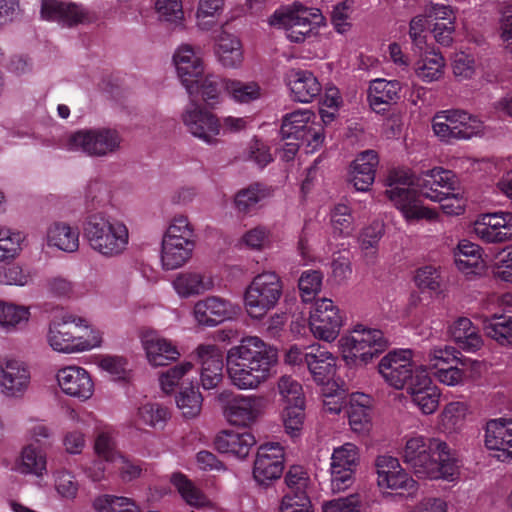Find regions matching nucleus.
<instances>
[{"instance_id": "1", "label": "nucleus", "mask_w": 512, "mask_h": 512, "mask_svg": "<svg viewBox=\"0 0 512 512\" xmlns=\"http://www.w3.org/2000/svg\"><path fill=\"white\" fill-rule=\"evenodd\" d=\"M386 195L407 222L432 219L434 214L422 205L420 195L434 202L448 199L457 189L454 172L435 167L415 176L408 169L395 168L387 176Z\"/></svg>"}, {"instance_id": "4", "label": "nucleus", "mask_w": 512, "mask_h": 512, "mask_svg": "<svg viewBox=\"0 0 512 512\" xmlns=\"http://www.w3.org/2000/svg\"><path fill=\"white\" fill-rule=\"evenodd\" d=\"M47 341L58 352H82L100 346L99 331L90 328L86 320L71 313L55 316L49 323Z\"/></svg>"}, {"instance_id": "38", "label": "nucleus", "mask_w": 512, "mask_h": 512, "mask_svg": "<svg viewBox=\"0 0 512 512\" xmlns=\"http://www.w3.org/2000/svg\"><path fill=\"white\" fill-rule=\"evenodd\" d=\"M314 114L310 110H296L283 117L280 133L283 139L300 141L309 133Z\"/></svg>"}, {"instance_id": "8", "label": "nucleus", "mask_w": 512, "mask_h": 512, "mask_svg": "<svg viewBox=\"0 0 512 512\" xmlns=\"http://www.w3.org/2000/svg\"><path fill=\"white\" fill-rule=\"evenodd\" d=\"M342 353L348 364L366 365L388 346L383 332L357 324L350 335L340 340Z\"/></svg>"}, {"instance_id": "15", "label": "nucleus", "mask_w": 512, "mask_h": 512, "mask_svg": "<svg viewBox=\"0 0 512 512\" xmlns=\"http://www.w3.org/2000/svg\"><path fill=\"white\" fill-rule=\"evenodd\" d=\"M287 491L282 498L280 512H313L306 489L309 483L307 472L301 466H292L285 475Z\"/></svg>"}, {"instance_id": "48", "label": "nucleus", "mask_w": 512, "mask_h": 512, "mask_svg": "<svg viewBox=\"0 0 512 512\" xmlns=\"http://www.w3.org/2000/svg\"><path fill=\"white\" fill-rule=\"evenodd\" d=\"M486 259L492 262V274L494 278L512 283V251L505 247L498 251H490L485 254Z\"/></svg>"}, {"instance_id": "11", "label": "nucleus", "mask_w": 512, "mask_h": 512, "mask_svg": "<svg viewBox=\"0 0 512 512\" xmlns=\"http://www.w3.org/2000/svg\"><path fill=\"white\" fill-rule=\"evenodd\" d=\"M480 120L464 110H446L438 112L432 128L434 133L447 143L454 140L470 139L478 133Z\"/></svg>"}, {"instance_id": "12", "label": "nucleus", "mask_w": 512, "mask_h": 512, "mask_svg": "<svg viewBox=\"0 0 512 512\" xmlns=\"http://www.w3.org/2000/svg\"><path fill=\"white\" fill-rule=\"evenodd\" d=\"M359 461V449L353 443H345L333 450L330 463L333 492H341L352 486Z\"/></svg>"}, {"instance_id": "34", "label": "nucleus", "mask_w": 512, "mask_h": 512, "mask_svg": "<svg viewBox=\"0 0 512 512\" xmlns=\"http://www.w3.org/2000/svg\"><path fill=\"white\" fill-rule=\"evenodd\" d=\"M347 413L353 431L357 433L369 431L372 420V398L364 393L352 394Z\"/></svg>"}, {"instance_id": "40", "label": "nucleus", "mask_w": 512, "mask_h": 512, "mask_svg": "<svg viewBox=\"0 0 512 512\" xmlns=\"http://www.w3.org/2000/svg\"><path fill=\"white\" fill-rule=\"evenodd\" d=\"M449 332L461 349L475 352L480 348V336L469 318H458L450 326Z\"/></svg>"}, {"instance_id": "60", "label": "nucleus", "mask_w": 512, "mask_h": 512, "mask_svg": "<svg viewBox=\"0 0 512 512\" xmlns=\"http://www.w3.org/2000/svg\"><path fill=\"white\" fill-rule=\"evenodd\" d=\"M29 311L23 306L6 304L0 301V326L16 327L17 325L27 322Z\"/></svg>"}, {"instance_id": "27", "label": "nucleus", "mask_w": 512, "mask_h": 512, "mask_svg": "<svg viewBox=\"0 0 512 512\" xmlns=\"http://www.w3.org/2000/svg\"><path fill=\"white\" fill-rule=\"evenodd\" d=\"M309 349L305 364L313 380L319 385H329L336 372V358L320 346H311Z\"/></svg>"}, {"instance_id": "18", "label": "nucleus", "mask_w": 512, "mask_h": 512, "mask_svg": "<svg viewBox=\"0 0 512 512\" xmlns=\"http://www.w3.org/2000/svg\"><path fill=\"white\" fill-rule=\"evenodd\" d=\"M173 62L182 85L192 95L204 74V64L199 52L191 45L183 44L175 51Z\"/></svg>"}, {"instance_id": "51", "label": "nucleus", "mask_w": 512, "mask_h": 512, "mask_svg": "<svg viewBox=\"0 0 512 512\" xmlns=\"http://www.w3.org/2000/svg\"><path fill=\"white\" fill-rule=\"evenodd\" d=\"M171 482L187 504L194 507L205 505L207 499L204 494L184 474L174 473Z\"/></svg>"}, {"instance_id": "29", "label": "nucleus", "mask_w": 512, "mask_h": 512, "mask_svg": "<svg viewBox=\"0 0 512 512\" xmlns=\"http://www.w3.org/2000/svg\"><path fill=\"white\" fill-rule=\"evenodd\" d=\"M287 84L295 101L312 102L321 93L322 86L309 70L292 69L287 74Z\"/></svg>"}, {"instance_id": "19", "label": "nucleus", "mask_w": 512, "mask_h": 512, "mask_svg": "<svg viewBox=\"0 0 512 512\" xmlns=\"http://www.w3.org/2000/svg\"><path fill=\"white\" fill-rule=\"evenodd\" d=\"M485 447L488 451L485 459L502 463L512 461V429L502 420H491L485 428Z\"/></svg>"}, {"instance_id": "43", "label": "nucleus", "mask_w": 512, "mask_h": 512, "mask_svg": "<svg viewBox=\"0 0 512 512\" xmlns=\"http://www.w3.org/2000/svg\"><path fill=\"white\" fill-rule=\"evenodd\" d=\"M445 61L440 52L434 49L425 51L416 62L415 72L419 79L430 83L437 81L443 74Z\"/></svg>"}, {"instance_id": "28", "label": "nucleus", "mask_w": 512, "mask_h": 512, "mask_svg": "<svg viewBox=\"0 0 512 512\" xmlns=\"http://www.w3.org/2000/svg\"><path fill=\"white\" fill-rule=\"evenodd\" d=\"M379 157L374 150L361 152L351 164L350 183L360 192H366L375 180Z\"/></svg>"}, {"instance_id": "52", "label": "nucleus", "mask_w": 512, "mask_h": 512, "mask_svg": "<svg viewBox=\"0 0 512 512\" xmlns=\"http://www.w3.org/2000/svg\"><path fill=\"white\" fill-rule=\"evenodd\" d=\"M282 420L287 434L292 438L300 436L305 420V403L285 405Z\"/></svg>"}, {"instance_id": "49", "label": "nucleus", "mask_w": 512, "mask_h": 512, "mask_svg": "<svg viewBox=\"0 0 512 512\" xmlns=\"http://www.w3.org/2000/svg\"><path fill=\"white\" fill-rule=\"evenodd\" d=\"M225 80L215 75L204 76L203 74L198 82V88H194V93L190 96H200L207 106L213 108L218 103L221 89H223L222 83Z\"/></svg>"}, {"instance_id": "62", "label": "nucleus", "mask_w": 512, "mask_h": 512, "mask_svg": "<svg viewBox=\"0 0 512 512\" xmlns=\"http://www.w3.org/2000/svg\"><path fill=\"white\" fill-rule=\"evenodd\" d=\"M468 412L469 407L465 402H450L445 406L442 412V422L445 426L452 429H459Z\"/></svg>"}, {"instance_id": "23", "label": "nucleus", "mask_w": 512, "mask_h": 512, "mask_svg": "<svg viewBox=\"0 0 512 512\" xmlns=\"http://www.w3.org/2000/svg\"><path fill=\"white\" fill-rule=\"evenodd\" d=\"M30 382V373L23 362L7 359L0 362V387L5 396L21 397Z\"/></svg>"}, {"instance_id": "9", "label": "nucleus", "mask_w": 512, "mask_h": 512, "mask_svg": "<svg viewBox=\"0 0 512 512\" xmlns=\"http://www.w3.org/2000/svg\"><path fill=\"white\" fill-rule=\"evenodd\" d=\"M282 292L283 283L276 272L265 271L256 275L244 294L247 313L252 318H262L277 305Z\"/></svg>"}, {"instance_id": "45", "label": "nucleus", "mask_w": 512, "mask_h": 512, "mask_svg": "<svg viewBox=\"0 0 512 512\" xmlns=\"http://www.w3.org/2000/svg\"><path fill=\"white\" fill-rule=\"evenodd\" d=\"M226 0H198L196 9L197 26L210 31L217 25V19L225 9Z\"/></svg>"}, {"instance_id": "14", "label": "nucleus", "mask_w": 512, "mask_h": 512, "mask_svg": "<svg viewBox=\"0 0 512 512\" xmlns=\"http://www.w3.org/2000/svg\"><path fill=\"white\" fill-rule=\"evenodd\" d=\"M378 371L390 386L402 389L408 387L417 371L424 370L414 367L410 349H401L384 356L378 365Z\"/></svg>"}, {"instance_id": "47", "label": "nucleus", "mask_w": 512, "mask_h": 512, "mask_svg": "<svg viewBox=\"0 0 512 512\" xmlns=\"http://www.w3.org/2000/svg\"><path fill=\"white\" fill-rule=\"evenodd\" d=\"M168 417L169 412L167 408L158 403H148L139 407L135 425L138 429H142L143 426L163 428Z\"/></svg>"}, {"instance_id": "17", "label": "nucleus", "mask_w": 512, "mask_h": 512, "mask_svg": "<svg viewBox=\"0 0 512 512\" xmlns=\"http://www.w3.org/2000/svg\"><path fill=\"white\" fill-rule=\"evenodd\" d=\"M183 122L188 131L207 144H216L221 134V122L213 113L192 103L183 113Z\"/></svg>"}, {"instance_id": "59", "label": "nucleus", "mask_w": 512, "mask_h": 512, "mask_svg": "<svg viewBox=\"0 0 512 512\" xmlns=\"http://www.w3.org/2000/svg\"><path fill=\"white\" fill-rule=\"evenodd\" d=\"M460 352L454 347L445 345L444 347H434L429 352V363L433 370L455 363H462Z\"/></svg>"}, {"instance_id": "33", "label": "nucleus", "mask_w": 512, "mask_h": 512, "mask_svg": "<svg viewBox=\"0 0 512 512\" xmlns=\"http://www.w3.org/2000/svg\"><path fill=\"white\" fill-rule=\"evenodd\" d=\"M482 240L488 243H502L512 239V214H482Z\"/></svg>"}, {"instance_id": "13", "label": "nucleus", "mask_w": 512, "mask_h": 512, "mask_svg": "<svg viewBox=\"0 0 512 512\" xmlns=\"http://www.w3.org/2000/svg\"><path fill=\"white\" fill-rule=\"evenodd\" d=\"M343 319V313L333 300L320 298L315 301L310 313V330L316 338L332 342L340 333Z\"/></svg>"}, {"instance_id": "6", "label": "nucleus", "mask_w": 512, "mask_h": 512, "mask_svg": "<svg viewBox=\"0 0 512 512\" xmlns=\"http://www.w3.org/2000/svg\"><path fill=\"white\" fill-rule=\"evenodd\" d=\"M269 24L284 29L290 42L300 44L318 35L320 26L325 24V18L318 8L295 3L284 10H276Z\"/></svg>"}, {"instance_id": "41", "label": "nucleus", "mask_w": 512, "mask_h": 512, "mask_svg": "<svg viewBox=\"0 0 512 512\" xmlns=\"http://www.w3.org/2000/svg\"><path fill=\"white\" fill-rule=\"evenodd\" d=\"M216 54L221 64L228 68H236L243 61V52L240 40L225 32H223L218 38Z\"/></svg>"}, {"instance_id": "36", "label": "nucleus", "mask_w": 512, "mask_h": 512, "mask_svg": "<svg viewBox=\"0 0 512 512\" xmlns=\"http://www.w3.org/2000/svg\"><path fill=\"white\" fill-rule=\"evenodd\" d=\"M271 195V190L261 183H253L239 190L234 197L236 210L243 215H252L261 207L262 202Z\"/></svg>"}, {"instance_id": "7", "label": "nucleus", "mask_w": 512, "mask_h": 512, "mask_svg": "<svg viewBox=\"0 0 512 512\" xmlns=\"http://www.w3.org/2000/svg\"><path fill=\"white\" fill-rule=\"evenodd\" d=\"M193 369L191 362H183L167 369L160 375V385L162 390L169 394L180 384V391L176 396L177 407L182 411L186 418L196 417L202 407V395L198 390V385L193 381H188V374Z\"/></svg>"}, {"instance_id": "16", "label": "nucleus", "mask_w": 512, "mask_h": 512, "mask_svg": "<svg viewBox=\"0 0 512 512\" xmlns=\"http://www.w3.org/2000/svg\"><path fill=\"white\" fill-rule=\"evenodd\" d=\"M284 470V450L279 443H266L257 450L253 476L261 485L280 478Z\"/></svg>"}, {"instance_id": "30", "label": "nucleus", "mask_w": 512, "mask_h": 512, "mask_svg": "<svg viewBox=\"0 0 512 512\" xmlns=\"http://www.w3.org/2000/svg\"><path fill=\"white\" fill-rule=\"evenodd\" d=\"M256 444L254 435L250 432H236L225 430L220 432L214 441L215 448L220 453L232 454L238 458H245L250 449Z\"/></svg>"}, {"instance_id": "44", "label": "nucleus", "mask_w": 512, "mask_h": 512, "mask_svg": "<svg viewBox=\"0 0 512 512\" xmlns=\"http://www.w3.org/2000/svg\"><path fill=\"white\" fill-rule=\"evenodd\" d=\"M454 261L462 273L477 275L480 264V247L467 240L460 241L454 251Z\"/></svg>"}, {"instance_id": "39", "label": "nucleus", "mask_w": 512, "mask_h": 512, "mask_svg": "<svg viewBox=\"0 0 512 512\" xmlns=\"http://www.w3.org/2000/svg\"><path fill=\"white\" fill-rule=\"evenodd\" d=\"M223 90L236 103L249 104L261 98L263 90L256 81L226 79L222 83Z\"/></svg>"}, {"instance_id": "61", "label": "nucleus", "mask_w": 512, "mask_h": 512, "mask_svg": "<svg viewBox=\"0 0 512 512\" xmlns=\"http://www.w3.org/2000/svg\"><path fill=\"white\" fill-rule=\"evenodd\" d=\"M85 197L87 208L94 210L110 201V190L103 181L93 180L87 186Z\"/></svg>"}, {"instance_id": "58", "label": "nucleus", "mask_w": 512, "mask_h": 512, "mask_svg": "<svg viewBox=\"0 0 512 512\" xmlns=\"http://www.w3.org/2000/svg\"><path fill=\"white\" fill-rule=\"evenodd\" d=\"M22 234L8 228H0V261L14 258L20 251Z\"/></svg>"}, {"instance_id": "24", "label": "nucleus", "mask_w": 512, "mask_h": 512, "mask_svg": "<svg viewBox=\"0 0 512 512\" xmlns=\"http://www.w3.org/2000/svg\"><path fill=\"white\" fill-rule=\"evenodd\" d=\"M41 18L55 21L63 26L72 27L89 20L87 11L75 3L59 0H42Z\"/></svg>"}, {"instance_id": "55", "label": "nucleus", "mask_w": 512, "mask_h": 512, "mask_svg": "<svg viewBox=\"0 0 512 512\" xmlns=\"http://www.w3.org/2000/svg\"><path fill=\"white\" fill-rule=\"evenodd\" d=\"M21 472L42 475L46 470V457L41 448L34 445L26 446L22 451Z\"/></svg>"}, {"instance_id": "54", "label": "nucleus", "mask_w": 512, "mask_h": 512, "mask_svg": "<svg viewBox=\"0 0 512 512\" xmlns=\"http://www.w3.org/2000/svg\"><path fill=\"white\" fill-rule=\"evenodd\" d=\"M377 484L381 489L394 490L400 495L404 492L410 494L417 488L416 481L403 468L387 475V481L377 480Z\"/></svg>"}, {"instance_id": "57", "label": "nucleus", "mask_w": 512, "mask_h": 512, "mask_svg": "<svg viewBox=\"0 0 512 512\" xmlns=\"http://www.w3.org/2000/svg\"><path fill=\"white\" fill-rule=\"evenodd\" d=\"M323 274L318 270L304 271L299 278L298 287L304 302L311 301L320 291Z\"/></svg>"}, {"instance_id": "37", "label": "nucleus", "mask_w": 512, "mask_h": 512, "mask_svg": "<svg viewBox=\"0 0 512 512\" xmlns=\"http://www.w3.org/2000/svg\"><path fill=\"white\" fill-rule=\"evenodd\" d=\"M47 243L67 253L75 252L79 248V230L64 222H55L48 228Z\"/></svg>"}, {"instance_id": "63", "label": "nucleus", "mask_w": 512, "mask_h": 512, "mask_svg": "<svg viewBox=\"0 0 512 512\" xmlns=\"http://www.w3.org/2000/svg\"><path fill=\"white\" fill-rule=\"evenodd\" d=\"M155 9L162 21L178 23L184 18L181 0H156Z\"/></svg>"}, {"instance_id": "53", "label": "nucleus", "mask_w": 512, "mask_h": 512, "mask_svg": "<svg viewBox=\"0 0 512 512\" xmlns=\"http://www.w3.org/2000/svg\"><path fill=\"white\" fill-rule=\"evenodd\" d=\"M277 389L285 405L305 403L302 385L292 376H281L277 383Z\"/></svg>"}, {"instance_id": "21", "label": "nucleus", "mask_w": 512, "mask_h": 512, "mask_svg": "<svg viewBox=\"0 0 512 512\" xmlns=\"http://www.w3.org/2000/svg\"><path fill=\"white\" fill-rule=\"evenodd\" d=\"M196 357L201 365L200 381L205 390L214 389L223 379V352L213 344H201L196 348Z\"/></svg>"}, {"instance_id": "32", "label": "nucleus", "mask_w": 512, "mask_h": 512, "mask_svg": "<svg viewBox=\"0 0 512 512\" xmlns=\"http://www.w3.org/2000/svg\"><path fill=\"white\" fill-rule=\"evenodd\" d=\"M224 413L231 424L247 426L258 417L260 400L254 396L234 398L227 404Z\"/></svg>"}, {"instance_id": "26", "label": "nucleus", "mask_w": 512, "mask_h": 512, "mask_svg": "<svg viewBox=\"0 0 512 512\" xmlns=\"http://www.w3.org/2000/svg\"><path fill=\"white\" fill-rule=\"evenodd\" d=\"M141 342L149 363L153 366H165L179 358L180 353L175 345L162 338L155 331L142 333Z\"/></svg>"}, {"instance_id": "25", "label": "nucleus", "mask_w": 512, "mask_h": 512, "mask_svg": "<svg viewBox=\"0 0 512 512\" xmlns=\"http://www.w3.org/2000/svg\"><path fill=\"white\" fill-rule=\"evenodd\" d=\"M57 381L67 395L86 400L93 394L92 379L82 367L68 366L60 369L57 373Z\"/></svg>"}, {"instance_id": "50", "label": "nucleus", "mask_w": 512, "mask_h": 512, "mask_svg": "<svg viewBox=\"0 0 512 512\" xmlns=\"http://www.w3.org/2000/svg\"><path fill=\"white\" fill-rule=\"evenodd\" d=\"M93 507L97 512H141L132 499L114 495L96 498Z\"/></svg>"}, {"instance_id": "5", "label": "nucleus", "mask_w": 512, "mask_h": 512, "mask_svg": "<svg viewBox=\"0 0 512 512\" xmlns=\"http://www.w3.org/2000/svg\"><path fill=\"white\" fill-rule=\"evenodd\" d=\"M83 229L90 247L105 257L118 256L127 248L128 228L118 219L92 214L87 217Z\"/></svg>"}, {"instance_id": "20", "label": "nucleus", "mask_w": 512, "mask_h": 512, "mask_svg": "<svg viewBox=\"0 0 512 512\" xmlns=\"http://www.w3.org/2000/svg\"><path fill=\"white\" fill-rule=\"evenodd\" d=\"M412 403L425 415L433 414L440 401V390L427 371H417L407 387Z\"/></svg>"}, {"instance_id": "3", "label": "nucleus", "mask_w": 512, "mask_h": 512, "mask_svg": "<svg viewBox=\"0 0 512 512\" xmlns=\"http://www.w3.org/2000/svg\"><path fill=\"white\" fill-rule=\"evenodd\" d=\"M402 458L419 479L453 480L457 474V460L447 443L437 438L411 437L406 441Z\"/></svg>"}, {"instance_id": "35", "label": "nucleus", "mask_w": 512, "mask_h": 512, "mask_svg": "<svg viewBox=\"0 0 512 512\" xmlns=\"http://www.w3.org/2000/svg\"><path fill=\"white\" fill-rule=\"evenodd\" d=\"M402 85L398 80L376 79L369 87L368 99L370 106L376 112L385 110L380 106L397 103L400 99Z\"/></svg>"}, {"instance_id": "42", "label": "nucleus", "mask_w": 512, "mask_h": 512, "mask_svg": "<svg viewBox=\"0 0 512 512\" xmlns=\"http://www.w3.org/2000/svg\"><path fill=\"white\" fill-rule=\"evenodd\" d=\"M176 292L181 297L199 295L209 290L213 286L211 278H205L197 272L180 273L173 281Z\"/></svg>"}, {"instance_id": "22", "label": "nucleus", "mask_w": 512, "mask_h": 512, "mask_svg": "<svg viewBox=\"0 0 512 512\" xmlns=\"http://www.w3.org/2000/svg\"><path fill=\"white\" fill-rule=\"evenodd\" d=\"M194 317L203 326H216L236 314V307L228 300L218 296H209L194 306Z\"/></svg>"}, {"instance_id": "31", "label": "nucleus", "mask_w": 512, "mask_h": 512, "mask_svg": "<svg viewBox=\"0 0 512 512\" xmlns=\"http://www.w3.org/2000/svg\"><path fill=\"white\" fill-rule=\"evenodd\" d=\"M194 241L179 238H163L161 262L166 270H174L183 266L192 255Z\"/></svg>"}, {"instance_id": "2", "label": "nucleus", "mask_w": 512, "mask_h": 512, "mask_svg": "<svg viewBox=\"0 0 512 512\" xmlns=\"http://www.w3.org/2000/svg\"><path fill=\"white\" fill-rule=\"evenodd\" d=\"M277 361V349L257 336L245 337L227 352L228 377L238 389H256L271 376Z\"/></svg>"}, {"instance_id": "46", "label": "nucleus", "mask_w": 512, "mask_h": 512, "mask_svg": "<svg viewBox=\"0 0 512 512\" xmlns=\"http://www.w3.org/2000/svg\"><path fill=\"white\" fill-rule=\"evenodd\" d=\"M482 331L484 334L499 344H512V318L494 315L492 319L482 320Z\"/></svg>"}, {"instance_id": "56", "label": "nucleus", "mask_w": 512, "mask_h": 512, "mask_svg": "<svg viewBox=\"0 0 512 512\" xmlns=\"http://www.w3.org/2000/svg\"><path fill=\"white\" fill-rule=\"evenodd\" d=\"M333 233L341 237H348L354 230L353 216L345 204H338L331 213Z\"/></svg>"}, {"instance_id": "10", "label": "nucleus", "mask_w": 512, "mask_h": 512, "mask_svg": "<svg viewBox=\"0 0 512 512\" xmlns=\"http://www.w3.org/2000/svg\"><path fill=\"white\" fill-rule=\"evenodd\" d=\"M122 137L112 128L100 127L82 129L73 133L68 140L69 150L81 151L88 156L104 157L119 150Z\"/></svg>"}, {"instance_id": "64", "label": "nucleus", "mask_w": 512, "mask_h": 512, "mask_svg": "<svg viewBox=\"0 0 512 512\" xmlns=\"http://www.w3.org/2000/svg\"><path fill=\"white\" fill-rule=\"evenodd\" d=\"M415 283L421 290L436 292L440 289V272L432 265L421 267L416 272Z\"/></svg>"}]
</instances>
